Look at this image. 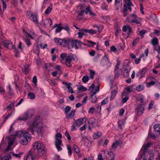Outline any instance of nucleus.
Masks as SVG:
<instances>
[{
    "label": "nucleus",
    "mask_w": 160,
    "mask_h": 160,
    "mask_svg": "<svg viewBox=\"0 0 160 160\" xmlns=\"http://www.w3.org/2000/svg\"><path fill=\"white\" fill-rule=\"evenodd\" d=\"M8 95L10 96H12L13 94V92L12 89L11 88V86L10 85H9L8 87Z\"/></svg>",
    "instance_id": "e433bc0d"
},
{
    "label": "nucleus",
    "mask_w": 160,
    "mask_h": 160,
    "mask_svg": "<svg viewBox=\"0 0 160 160\" xmlns=\"http://www.w3.org/2000/svg\"><path fill=\"white\" fill-rule=\"evenodd\" d=\"M67 149L68 150V153L70 156L72 154V150L71 149V147L69 145L67 146Z\"/></svg>",
    "instance_id": "864d4df0"
},
{
    "label": "nucleus",
    "mask_w": 160,
    "mask_h": 160,
    "mask_svg": "<svg viewBox=\"0 0 160 160\" xmlns=\"http://www.w3.org/2000/svg\"><path fill=\"white\" fill-rule=\"evenodd\" d=\"M101 64L103 66L107 65L108 67L110 66L111 64L109 62V61L106 55H105L102 57L101 60Z\"/></svg>",
    "instance_id": "9b49d317"
},
{
    "label": "nucleus",
    "mask_w": 160,
    "mask_h": 160,
    "mask_svg": "<svg viewBox=\"0 0 160 160\" xmlns=\"http://www.w3.org/2000/svg\"><path fill=\"white\" fill-rule=\"evenodd\" d=\"M114 158V155L113 152H108L107 153V155H105V158L108 159L112 160Z\"/></svg>",
    "instance_id": "bb28decb"
},
{
    "label": "nucleus",
    "mask_w": 160,
    "mask_h": 160,
    "mask_svg": "<svg viewBox=\"0 0 160 160\" xmlns=\"http://www.w3.org/2000/svg\"><path fill=\"white\" fill-rule=\"evenodd\" d=\"M151 42L153 47H154L158 44V40L157 38H154L152 40Z\"/></svg>",
    "instance_id": "7c9ffc66"
},
{
    "label": "nucleus",
    "mask_w": 160,
    "mask_h": 160,
    "mask_svg": "<svg viewBox=\"0 0 160 160\" xmlns=\"http://www.w3.org/2000/svg\"><path fill=\"white\" fill-rule=\"evenodd\" d=\"M54 40L57 44L60 45L63 47L66 46L70 42L69 40H67L58 38H54Z\"/></svg>",
    "instance_id": "0eeeda50"
},
{
    "label": "nucleus",
    "mask_w": 160,
    "mask_h": 160,
    "mask_svg": "<svg viewBox=\"0 0 160 160\" xmlns=\"http://www.w3.org/2000/svg\"><path fill=\"white\" fill-rule=\"evenodd\" d=\"M101 135V133L99 132L95 133L93 135V137L94 139H97Z\"/></svg>",
    "instance_id": "5fc2aeb1"
},
{
    "label": "nucleus",
    "mask_w": 160,
    "mask_h": 160,
    "mask_svg": "<svg viewBox=\"0 0 160 160\" xmlns=\"http://www.w3.org/2000/svg\"><path fill=\"white\" fill-rule=\"evenodd\" d=\"M73 56V55H70V56L67 57L65 59V61L71 62L72 59L74 60Z\"/></svg>",
    "instance_id": "c9c22d12"
},
{
    "label": "nucleus",
    "mask_w": 160,
    "mask_h": 160,
    "mask_svg": "<svg viewBox=\"0 0 160 160\" xmlns=\"http://www.w3.org/2000/svg\"><path fill=\"white\" fill-rule=\"evenodd\" d=\"M14 103H11L8 106L6 107V109H8V110L11 109L12 107H14Z\"/></svg>",
    "instance_id": "680f3d73"
},
{
    "label": "nucleus",
    "mask_w": 160,
    "mask_h": 160,
    "mask_svg": "<svg viewBox=\"0 0 160 160\" xmlns=\"http://www.w3.org/2000/svg\"><path fill=\"white\" fill-rule=\"evenodd\" d=\"M156 135H155V134L152 133L151 132H149L148 133V136L150 138H152L153 139H155L156 137Z\"/></svg>",
    "instance_id": "13d9d810"
},
{
    "label": "nucleus",
    "mask_w": 160,
    "mask_h": 160,
    "mask_svg": "<svg viewBox=\"0 0 160 160\" xmlns=\"http://www.w3.org/2000/svg\"><path fill=\"white\" fill-rule=\"evenodd\" d=\"M131 70V67L129 65L127 64L126 65H124L122 70V75L125 78L128 77L129 74V72Z\"/></svg>",
    "instance_id": "423d86ee"
},
{
    "label": "nucleus",
    "mask_w": 160,
    "mask_h": 160,
    "mask_svg": "<svg viewBox=\"0 0 160 160\" xmlns=\"http://www.w3.org/2000/svg\"><path fill=\"white\" fill-rule=\"evenodd\" d=\"M132 90V87L129 86L126 88L125 89L124 92H125L127 94L128 93L130 92Z\"/></svg>",
    "instance_id": "ea45409f"
},
{
    "label": "nucleus",
    "mask_w": 160,
    "mask_h": 160,
    "mask_svg": "<svg viewBox=\"0 0 160 160\" xmlns=\"http://www.w3.org/2000/svg\"><path fill=\"white\" fill-rule=\"evenodd\" d=\"M122 31L124 32L127 31L128 34H129L132 32V29L129 25L124 26L122 28Z\"/></svg>",
    "instance_id": "393cba45"
},
{
    "label": "nucleus",
    "mask_w": 160,
    "mask_h": 160,
    "mask_svg": "<svg viewBox=\"0 0 160 160\" xmlns=\"http://www.w3.org/2000/svg\"><path fill=\"white\" fill-rule=\"evenodd\" d=\"M153 151L151 149H149L148 150V153L146 152V153L145 155L146 156H153Z\"/></svg>",
    "instance_id": "8fccbe9b"
},
{
    "label": "nucleus",
    "mask_w": 160,
    "mask_h": 160,
    "mask_svg": "<svg viewBox=\"0 0 160 160\" xmlns=\"http://www.w3.org/2000/svg\"><path fill=\"white\" fill-rule=\"evenodd\" d=\"M86 119L84 118H82L77 120L75 122V124L78 127L82 125L85 122Z\"/></svg>",
    "instance_id": "dca6fc26"
},
{
    "label": "nucleus",
    "mask_w": 160,
    "mask_h": 160,
    "mask_svg": "<svg viewBox=\"0 0 160 160\" xmlns=\"http://www.w3.org/2000/svg\"><path fill=\"white\" fill-rule=\"evenodd\" d=\"M73 148L76 152L79 153L80 152L79 148L76 145H73Z\"/></svg>",
    "instance_id": "79ce46f5"
},
{
    "label": "nucleus",
    "mask_w": 160,
    "mask_h": 160,
    "mask_svg": "<svg viewBox=\"0 0 160 160\" xmlns=\"http://www.w3.org/2000/svg\"><path fill=\"white\" fill-rule=\"evenodd\" d=\"M153 48L154 51H157L158 53V54H160V46H156L154 47H153Z\"/></svg>",
    "instance_id": "a18cd8bd"
},
{
    "label": "nucleus",
    "mask_w": 160,
    "mask_h": 160,
    "mask_svg": "<svg viewBox=\"0 0 160 160\" xmlns=\"http://www.w3.org/2000/svg\"><path fill=\"white\" fill-rule=\"evenodd\" d=\"M62 84H64L66 87L68 89V92L71 93H73L74 92L72 88L71 87V83L70 82L68 83L63 81Z\"/></svg>",
    "instance_id": "4468645a"
},
{
    "label": "nucleus",
    "mask_w": 160,
    "mask_h": 160,
    "mask_svg": "<svg viewBox=\"0 0 160 160\" xmlns=\"http://www.w3.org/2000/svg\"><path fill=\"white\" fill-rule=\"evenodd\" d=\"M23 32L25 36L26 37V38L30 37L32 39H34V38L36 36V35L32 31H31L29 33H28L24 30Z\"/></svg>",
    "instance_id": "f8f14e48"
},
{
    "label": "nucleus",
    "mask_w": 160,
    "mask_h": 160,
    "mask_svg": "<svg viewBox=\"0 0 160 160\" xmlns=\"http://www.w3.org/2000/svg\"><path fill=\"white\" fill-rule=\"evenodd\" d=\"M75 111V110H72L71 111L70 113L66 114V117L68 119L72 118L74 117Z\"/></svg>",
    "instance_id": "cd10ccee"
},
{
    "label": "nucleus",
    "mask_w": 160,
    "mask_h": 160,
    "mask_svg": "<svg viewBox=\"0 0 160 160\" xmlns=\"http://www.w3.org/2000/svg\"><path fill=\"white\" fill-rule=\"evenodd\" d=\"M33 147L35 150H37L39 156L43 155L46 152V149L44 145L42 143L36 142L33 144Z\"/></svg>",
    "instance_id": "7ed1b4c3"
},
{
    "label": "nucleus",
    "mask_w": 160,
    "mask_h": 160,
    "mask_svg": "<svg viewBox=\"0 0 160 160\" xmlns=\"http://www.w3.org/2000/svg\"><path fill=\"white\" fill-rule=\"evenodd\" d=\"M18 136L20 138V142L22 145H27L31 140V135L27 130H22Z\"/></svg>",
    "instance_id": "f03ea898"
},
{
    "label": "nucleus",
    "mask_w": 160,
    "mask_h": 160,
    "mask_svg": "<svg viewBox=\"0 0 160 160\" xmlns=\"http://www.w3.org/2000/svg\"><path fill=\"white\" fill-rule=\"evenodd\" d=\"M26 38V37L25 36V35H24V36L23 37V40L26 42L28 46L29 47L32 44V43L30 42V40L28 38Z\"/></svg>",
    "instance_id": "2f4dec72"
},
{
    "label": "nucleus",
    "mask_w": 160,
    "mask_h": 160,
    "mask_svg": "<svg viewBox=\"0 0 160 160\" xmlns=\"http://www.w3.org/2000/svg\"><path fill=\"white\" fill-rule=\"evenodd\" d=\"M55 145L58 151H60L62 150V148L61 147L62 145L61 140L56 138L55 141Z\"/></svg>",
    "instance_id": "ddd939ff"
},
{
    "label": "nucleus",
    "mask_w": 160,
    "mask_h": 160,
    "mask_svg": "<svg viewBox=\"0 0 160 160\" xmlns=\"http://www.w3.org/2000/svg\"><path fill=\"white\" fill-rule=\"evenodd\" d=\"M24 159L25 160H34L33 152L32 151H30Z\"/></svg>",
    "instance_id": "b1692460"
},
{
    "label": "nucleus",
    "mask_w": 160,
    "mask_h": 160,
    "mask_svg": "<svg viewBox=\"0 0 160 160\" xmlns=\"http://www.w3.org/2000/svg\"><path fill=\"white\" fill-rule=\"evenodd\" d=\"M78 89L79 91L83 92V91H85L87 90V89L86 88L84 87L82 85H79L78 86Z\"/></svg>",
    "instance_id": "37998d69"
},
{
    "label": "nucleus",
    "mask_w": 160,
    "mask_h": 160,
    "mask_svg": "<svg viewBox=\"0 0 160 160\" xmlns=\"http://www.w3.org/2000/svg\"><path fill=\"white\" fill-rule=\"evenodd\" d=\"M154 130L157 136H160V124H156L154 127Z\"/></svg>",
    "instance_id": "6ab92c4d"
},
{
    "label": "nucleus",
    "mask_w": 160,
    "mask_h": 160,
    "mask_svg": "<svg viewBox=\"0 0 160 160\" xmlns=\"http://www.w3.org/2000/svg\"><path fill=\"white\" fill-rule=\"evenodd\" d=\"M139 40V38H137L136 39L134 40L132 43V45L133 46H134L135 45L136 43H137Z\"/></svg>",
    "instance_id": "69168bd1"
},
{
    "label": "nucleus",
    "mask_w": 160,
    "mask_h": 160,
    "mask_svg": "<svg viewBox=\"0 0 160 160\" xmlns=\"http://www.w3.org/2000/svg\"><path fill=\"white\" fill-rule=\"evenodd\" d=\"M125 2L127 4V5H130V6H133V5L132 2H131V0H125Z\"/></svg>",
    "instance_id": "0e129e2a"
},
{
    "label": "nucleus",
    "mask_w": 160,
    "mask_h": 160,
    "mask_svg": "<svg viewBox=\"0 0 160 160\" xmlns=\"http://www.w3.org/2000/svg\"><path fill=\"white\" fill-rule=\"evenodd\" d=\"M88 123L89 125H91L92 127L95 126L97 125L96 120L93 118L89 119L88 121Z\"/></svg>",
    "instance_id": "aec40b11"
},
{
    "label": "nucleus",
    "mask_w": 160,
    "mask_h": 160,
    "mask_svg": "<svg viewBox=\"0 0 160 160\" xmlns=\"http://www.w3.org/2000/svg\"><path fill=\"white\" fill-rule=\"evenodd\" d=\"M28 129L32 134L36 132L38 135L42 133L44 125L40 117H37L27 123Z\"/></svg>",
    "instance_id": "f257e3e1"
},
{
    "label": "nucleus",
    "mask_w": 160,
    "mask_h": 160,
    "mask_svg": "<svg viewBox=\"0 0 160 160\" xmlns=\"http://www.w3.org/2000/svg\"><path fill=\"white\" fill-rule=\"evenodd\" d=\"M90 78L93 79L94 78V76L95 74V72L93 70H90Z\"/></svg>",
    "instance_id": "de8ad7c7"
},
{
    "label": "nucleus",
    "mask_w": 160,
    "mask_h": 160,
    "mask_svg": "<svg viewBox=\"0 0 160 160\" xmlns=\"http://www.w3.org/2000/svg\"><path fill=\"white\" fill-rule=\"evenodd\" d=\"M114 87L115 88H116V89H114L113 90H112L111 91V96L110 97V100H112L114 98H115L116 94L117 92V86H114Z\"/></svg>",
    "instance_id": "a878e982"
},
{
    "label": "nucleus",
    "mask_w": 160,
    "mask_h": 160,
    "mask_svg": "<svg viewBox=\"0 0 160 160\" xmlns=\"http://www.w3.org/2000/svg\"><path fill=\"white\" fill-rule=\"evenodd\" d=\"M14 129L13 128V125L12 124L10 128L9 133L11 136H18L20 133V132L16 131L15 132H13Z\"/></svg>",
    "instance_id": "a211bd4d"
},
{
    "label": "nucleus",
    "mask_w": 160,
    "mask_h": 160,
    "mask_svg": "<svg viewBox=\"0 0 160 160\" xmlns=\"http://www.w3.org/2000/svg\"><path fill=\"white\" fill-rule=\"evenodd\" d=\"M71 108L69 106H67L64 109V112L66 115L70 111Z\"/></svg>",
    "instance_id": "603ef678"
},
{
    "label": "nucleus",
    "mask_w": 160,
    "mask_h": 160,
    "mask_svg": "<svg viewBox=\"0 0 160 160\" xmlns=\"http://www.w3.org/2000/svg\"><path fill=\"white\" fill-rule=\"evenodd\" d=\"M80 32L82 33L83 34V35H87V33L88 32V30L86 29H82L80 30Z\"/></svg>",
    "instance_id": "4d7b16f0"
},
{
    "label": "nucleus",
    "mask_w": 160,
    "mask_h": 160,
    "mask_svg": "<svg viewBox=\"0 0 160 160\" xmlns=\"http://www.w3.org/2000/svg\"><path fill=\"white\" fill-rule=\"evenodd\" d=\"M145 98L144 96L142 95L140 98V99H139V101H140V102L142 103V104L143 105V106L145 104Z\"/></svg>",
    "instance_id": "a19ab883"
},
{
    "label": "nucleus",
    "mask_w": 160,
    "mask_h": 160,
    "mask_svg": "<svg viewBox=\"0 0 160 160\" xmlns=\"http://www.w3.org/2000/svg\"><path fill=\"white\" fill-rule=\"evenodd\" d=\"M129 22L130 23H135L137 24L140 23V22L137 19L134 20H132L131 21H129Z\"/></svg>",
    "instance_id": "e2e57ef3"
},
{
    "label": "nucleus",
    "mask_w": 160,
    "mask_h": 160,
    "mask_svg": "<svg viewBox=\"0 0 160 160\" xmlns=\"http://www.w3.org/2000/svg\"><path fill=\"white\" fill-rule=\"evenodd\" d=\"M78 40H73L71 42V46L68 45V48L72 52V48H74L76 49L78 48Z\"/></svg>",
    "instance_id": "9d476101"
},
{
    "label": "nucleus",
    "mask_w": 160,
    "mask_h": 160,
    "mask_svg": "<svg viewBox=\"0 0 160 160\" xmlns=\"http://www.w3.org/2000/svg\"><path fill=\"white\" fill-rule=\"evenodd\" d=\"M89 99L90 101L92 103L96 102L97 101V97L95 95H91Z\"/></svg>",
    "instance_id": "72a5a7b5"
},
{
    "label": "nucleus",
    "mask_w": 160,
    "mask_h": 160,
    "mask_svg": "<svg viewBox=\"0 0 160 160\" xmlns=\"http://www.w3.org/2000/svg\"><path fill=\"white\" fill-rule=\"evenodd\" d=\"M115 4L118 5L117 7H116V10H118L119 9V7H121L122 6V0H115Z\"/></svg>",
    "instance_id": "473e14b6"
},
{
    "label": "nucleus",
    "mask_w": 160,
    "mask_h": 160,
    "mask_svg": "<svg viewBox=\"0 0 160 160\" xmlns=\"http://www.w3.org/2000/svg\"><path fill=\"white\" fill-rule=\"evenodd\" d=\"M52 10V8L50 7H48L47 10L45 11V13L46 14H47L50 13Z\"/></svg>",
    "instance_id": "bf43d9fd"
},
{
    "label": "nucleus",
    "mask_w": 160,
    "mask_h": 160,
    "mask_svg": "<svg viewBox=\"0 0 160 160\" xmlns=\"http://www.w3.org/2000/svg\"><path fill=\"white\" fill-rule=\"evenodd\" d=\"M142 158L143 160H153L154 159L153 156H146V155Z\"/></svg>",
    "instance_id": "f704fd0d"
},
{
    "label": "nucleus",
    "mask_w": 160,
    "mask_h": 160,
    "mask_svg": "<svg viewBox=\"0 0 160 160\" xmlns=\"http://www.w3.org/2000/svg\"><path fill=\"white\" fill-rule=\"evenodd\" d=\"M146 72V70L145 69L142 68L140 72L137 73L136 76L139 78H143Z\"/></svg>",
    "instance_id": "412c9836"
},
{
    "label": "nucleus",
    "mask_w": 160,
    "mask_h": 160,
    "mask_svg": "<svg viewBox=\"0 0 160 160\" xmlns=\"http://www.w3.org/2000/svg\"><path fill=\"white\" fill-rule=\"evenodd\" d=\"M41 23L42 24H43L44 26L48 25L50 26L52 24V22L51 19L47 18L42 20L41 22Z\"/></svg>",
    "instance_id": "f3484780"
},
{
    "label": "nucleus",
    "mask_w": 160,
    "mask_h": 160,
    "mask_svg": "<svg viewBox=\"0 0 160 160\" xmlns=\"http://www.w3.org/2000/svg\"><path fill=\"white\" fill-rule=\"evenodd\" d=\"M124 125V124L123 121L121 120L118 122V127L120 129H122Z\"/></svg>",
    "instance_id": "58836bf2"
},
{
    "label": "nucleus",
    "mask_w": 160,
    "mask_h": 160,
    "mask_svg": "<svg viewBox=\"0 0 160 160\" xmlns=\"http://www.w3.org/2000/svg\"><path fill=\"white\" fill-rule=\"evenodd\" d=\"M32 112V111L31 110H27L23 114L19 116L17 120L24 121L27 120L29 117L31 118L33 116Z\"/></svg>",
    "instance_id": "20e7f679"
},
{
    "label": "nucleus",
    "mask_w": 160,
    "mask_h": 160,
    "mask_svg": "<svg viewBox=\"0 0 160 160\" xmlns=\"http://www.w3.org/2000/svg\"><path fill=\"white\" fill-rule=\"evenodd\" d=\"M30 66L28 65H25L22 68L23 72L25 74H28L30 71Z\"/></svg>",
    "instance_id": "4be33fe9"
},
{
    "label": "nucleus",
    "mask_w": 160,
    "mask_h": 160,
    "mask_svg": "<svg viewBox=\"0 0 160 160\" xmlns=\"http://www.w3.org/2000/svg\"><path fill=\"white\" fill-rule=\"evenodd\" d=\"M11 136L8 138L9 142V145H12L15 141V138L14 136Z\"/></svg>",
    "instance_id": "c756f323"
},
{
    "label": "nucleus",
    "mask_w": 160,
    "mask_h": 160,
    "mask_svg": "<svg viewBox=\"0 0 160 160\" xmlns=\"http://www.w3.org/2000/svg\"><path fill=\"white\" fill-rule=\"evenodd\" d=\"M152 144L151 143L148 142V143L146 144L143 147V152L140 155L141 157H143L146 153L147 150L148 148H149Z\"/></svg>",
    "instance_id": "2eb2a0df"
},
{
    "label": "nucleus",
    "mask_w": 160,
    "mask_h": 160,
    "mask_svg": "<svg viewBox=\"0 0 160 160\" xmlns=\"http://www.w3.org/2000/svg\"><path fill=\"white\" fill-rule=\"evenodd\" d=\"M63 29V27L62 26L58 27L56 29V33H58L60 32Z\"/></svg>",
    "instance_id": "6e6d98bb"
},
{
    "label": "nucleus",
    "mask_w": 160,
    "mask_h": 160,
    "mask_svg": "<svg viewBox=\"0 0 160 160\" xmlns=\"http://www.w3.org/2000/svg\"><path fill=\"white\" fill-rule=\"evenodd\" d=\"M26 16L28 18L35 24H37L38 23V16L36 14L32 13L30 11H28L26 13Z\"/></svg>",
    "instance_id": "39448f33"
},
{
    "label": "nucleus",
    "mask_w": 160,
    "mask_h": 160,
    "mask_svg": "<svg viewBox=\"0 0 160 160\" xmlns=\"http://www.w3.org/2000/svg\"><path fill=\"white\" fill-rule=\"evenodd\" d=\"M88 32L90 34H95L97 32V31L96 30H94L92 29H90L88 30Z\"/></svg>",
    "instance_id": "774afa93"
},
{
    "label": "nucleus",
    "mask_w": 160,
    "mask_h": 160,
    "mask_svg": "<svg viewBox=\"0 0 160 160\" xmlns=\"http://www.w3.org/2000/svg\"><path fill=\"white\" fill-rule=\"evenodd\" d=\"M108 98H107L102 101L101 104L102 105L106 104L108 103Z\"/></svg>",
    "instance_id": "052dcab7"
},
{
    "label": "nucleus",
    "mask_w": 160,
    "mask_h": 160,
    "mask_svg": "<svg viewBox=\"0 0 160 160\" xmlns=\"http://www.w3.org/2000/svg\"><path fill=\"white\" fill-rule=\"evenodd\" d=\"M89 80V77L87 75L84 76L82 79V80L84 83L87 82Z\"/></svg>",
    "instance_id": "49530a36"
},
{
    "label": "nucleus",
    "mask_w": 160,
    "mask_h": 160,
    "mask_svg": "<svg viewBox=\"0 0 160 160\" xmlns=\"http://www.w3.org/2000/svg\"><path fill=\"white\" fill-rule=\"evenodd\" d=\"M95 108H94L92 107L89 108L88 110V113H94Z\"/></svg>",
    "instance_id": "338daca9"
},
{
    "label": "nucleus",
    "mask_w": 160,
    "mask_h": 160,
    "mask_svg": "<svg viewBox=\"0 0 160 160\" xmlns=\"http://www.w3.org/2000/svg\"><path fill=\"white\" fill-rule=\"evenodd\" d=\"M122 102L123 103L126 102L129 99V96L128 94L125 92H123L122 94Z\"/></svg>",
    "instance_id": "5701e85b"
},
{
    "label": "nucleus",
    "mask_w": 160,
    "mask_h": 160,
    "mask_svg": "<svg viewBox=\"0 0 160 160\" xmlns=\"http://www.w3.org/2000/svg\"><path fill=\"white\" fill-rule=\"evenodd\" d=\"M28 96L30 99L32 100L34 99L35 97V96L34 94L33 93L31 92H30L28 93Z\"/></svg>",
    "instance_id": "c03bdc74"
},
{
    "label": "nucleus",
    "mask_w": 160,
    "mask_h": 160,
    "mask_svg": "<svg viewBox=\"0 0 160 160\" xmlns=\"http://www.w3.org/2000/svg\"><path fill=\"white\" fill-rule=\"evenodd\" d=\"M144 88V87L143 85H138L136 88V90L138 92H140Z\"/></svg>",
    "instance_id": "4c0bfd02"
},
{
    "label": "nucleus",
    "mask_w": 160,
    "mask_h": 160,
    "mask_svg": "<svg viewBox=\"0 0 160 160\" xmlns=\"http://www.w3.org/2000/svg\"><path fill=\"white\" fill-rule=\"evenodd\" d=\"M3 45L5 47L9 49H13L14 52H18V50L15 48L14 46L10 41H5L3 42Z\"/></svg>",
    "instance_id": "6e6552de"
},
{
    "label": "nucleus",
    "mask_w": 160,
    "mask_h": 160,
    "mask_svg": "<svg viewBox=\"0 0 160 160\" xmlns=\"http://www.w3.org/2000/svg\"><path fill=\"white\" fill-rule=\"evenodd\" d=\"M12 159V157L11 155L7 154L6 156L2 158L0 157V160H10Z\"/></svg>",
    "instance_id": "c85d7f7f"
},
{
    "label": "nucleus",
    "mask_w": 160,
    "mask_h": 160,
    "mask_svg": "<svg viewBox=\"0 0 160 160\" xmlns=\"http://www.w3.org/2000/svg\"><path fill=\"white\" fill-rule=\"evenodd\" d=\"M108 5H107V4L104 2L102 4V5L101 6V8L103 10H107L108 9Z\"/></svg>",
    "instance_id": "09e8293b"
},
{
    "label": "nucleus",
    "mask_w": 160,
    "mask_h": 160,
    "mask_svg": "<svg viewBox=\"0 0 160 160\" xmlns=\"http://www.w3.org/2000/svg\"><path fill=\"white\" fill-rule=\"evenodd\" d=\"M85 12L84 9L83 8L82 9L81 11L79 13L78 16H77V18L78 19H81V18L80 17L82 16L83 13Z\"/></svg>",
    "instance_id": "3c124183"
},
{
    "label": "nucleus",
    "mask_w": 160,
    "mask_h": 160,
    "mask_svg": "<svg viewBox=\"0 0 160 160\" xmlns=\"http://www.w3.org/2000/svg\"><path fill=\"white\" fill-rule=\"evenodd\" d=\"M144 110L143 104H139L135 108L136 112L138 116H140L142 115Z\"/></svg>",
    "instance_id": "1a4fd4ad"
}]
</instances>
